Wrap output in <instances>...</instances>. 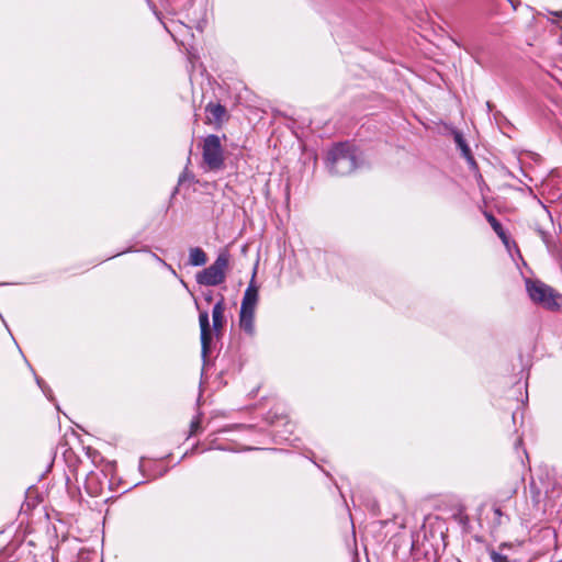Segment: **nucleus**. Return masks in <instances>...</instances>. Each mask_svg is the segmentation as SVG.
<instances>
[{
    "instance_id": "f257e3e1",
    "label": "nucleus",
    "mask_w": 562,
    "mask_h": 562,
    "mask_svg": "<svg viewBox=\"0 0 562 562\" xmlns=\"http://www.w3.org/2000/svg\"><path fill=\"white\" fill-rule=\"evenodd\" d=\"M326 167L335 176L350 175L358 167L355 148L349 143L336 144L327 153Z\"/></svg>"
},
{
    "instance_id": "f03ea898",
    "label": "nucleus",
    "mask_w": 562,
    "mask_h": 562,
    "mask_svg": "<svg viewBox=\"0 0 562 562\" xmlns=\"http://www.w3.org/2000/svg\"><path fill=\"white\" fill-rule=\"evenodd\" d=\"M526 290L530 300L551 312L562 310V294L557 292L552 286L540 280H526Z\"/></svg>"
},
{
    "instance_id": "7ed1b4c3",
    "label": "nucleus",
    "mask_w": 562,
    "mask_h": 562,
    "mask_svg": "<svg viewBox=\"0 0 562 562\" xmlns=\"http://www.w3.org/2000/svg\"><path fill=\"white\" fill-rule=\"evenodd\" d=\"M229 257L231 256L228 251L220 252L211 266L196 273V282L206 286H216L222 284L226 279V272L229 266Z\"/></svg>"
},
{
    "instance_id": "20e7f679",
    "label": "nucleus",
    "mask_w": 562,
    "mask_h": 562,
    "mask_svg": "<svg viewBox=\"0 0 562 562\" xmlns=\"http://www.w3.org/2000/svg\"><path fill=\"white\" fill-rule=\"evenodd\" d=\"M202 157L210 170H220L224 167V149L220 136L210 134L203 139Z\"/></svg>"
},
{
    "instance_id": "39448f33",
    "label": "nucleus",
    "mask_w": 562,
    "mask_h": 562,
    "mask_svg": "<svg viewBox=\"0 0 562 562\" xmlns=\"http://www.w3.org/2000/svg\"><path fill=\"white\" fill-rule=\"evenodd\" d=\"M199 324H200V330H201L202 357L206 358L210 352V346H211V340H212V334H211V328H210V318H209V313L206 311L200 313Z\"/></svg>"
},
{
    "instance_id": "423d86ee",
    "label": "nucleus",
    "mask_w": 562,
    "mask_h": 562,
    "mask_svg": "<svg viewBox=\"0 0 562 562\" xmlns=\"http://www.w3.org/2000/svg\"><path fill=\"white\" fill-rule=\"evenodd\" d=\"M225 302L224 297L222 296L221 300L213 306L212 311V321H213V330L215 331V335L218 336L223 327L225 325Z\"/></svg>"
},
{
    "instance_id": "0eeeda50",
    "label": "nucleus",
    "mask_w": 562,
    "mask_h": 562,
    "mask_svg": "<svg viewBox=\"0 0 562 562\" xmlns=\"http://www.w3.org/2000/svg\"><path fill=\"white\" fill-rule=\"evenodd\" d=\"M206 123L221 124L226 115V109L220 103H209L205 108Z\"/></svg>"
},
{
    "instance_id": "6e6552de",
    "label": "nucleus",
    "mask_w": 562,
    "mask_h": 562,
    "mask_svg": "<svg viewBox=\"0 0 562 562\" xmlns=\"http://www.w3.org/2000/svg\"><path fill=\"white\" fill-rule=\"evenodd\" d=\"M239 326L245 333H247L249 335H254V333H255V310L240 308Z\"/></svg>"
},
{
    "instance_id": "1a4fd4ad",
    "label": "nucleus",
    "mask_w": 562,
    "mask_h": 562,
    "mask_svg": "<svg viewBox=\"0 0 562 562\" xmlns=\"http://www.w3.org/2000/svg\"><path fill=\"white\" fill-rule=\"evenodd\" d=\"M257 301H258V290L254 285V280H251V282L249 283L248 288L246 289V291L244 293L240 308L256 310Z\"/></svg>"
},
{
    "instance_id": "9d476101",
    "label": "nucleus",
    "mask_w": 562,
    "mask_h": 562,
    "mask_svg": "<svg viewBox=\"0 0 562 562\" xmlns=\"http://www.w3.org/2000/svg\"><path fill=\"white\" fill-rule=\"evenodd\" d=\"M207 261L205 251L200 247L191 248L189 251V262L192 266H204Z\"/></svg>"
},
{
    "instance_id": "9b49d317",
    "label": "nucleus",
    "mask_w": 562,
    "mask_h": 562,
    "mask_svg": "<svg viewBox=\"0 0 562 562\" xmlns=\"http://www.w3.org/2000/svg\"><path fill=\"white\" fill-rule=\"evenodd\" d=\"M485 217L487 222L491 224L493 231L497 234V236L507 244V235L502 226V224L496 220V217L491 213H485Z\"/></svg>"
},
{
    "instance_id": "f8f14e48",
    "label": "nucleus",
    "mask_w": 562,
    "mask_h": 562,
    "mask_svg": "<svg viewBox=\"0 0 562 562\" xmlns=\"http://www.w3.org/2000/svg\"><path fill=\"white\" fill-rule=\"evenodd\" d=\"M490 557L493 562H510L505 554L495 550L490 552Z\"/></svg>"
},
{
    "instance_id": "ddd939ff",
    "label": "nucleus",
    "mask_w": 562,
    "mask_h": 562,
    "mask_svg": "<svg viewBox=\"0 0 562 562\" xmlns=\"http://www.w3.org/2000/svg\"><path fill=\"white\" fill-rule=\"evenodd\" d=\"M456 140H457L458 145L460 146V148L462 149L463 154L465 156H469L470 149H469L468 145L465 144V142L463 140L462 136L458 134L456 136Z\"/></svg>"
},
{
    "instance_id": "4468645a",
    "label": "nucleus",
    "mask_w": 562,
    "mask_h": 562,
    "mask_svg": "<svg viewBox=\"0 0 562 562\" xmlns=\"http://www.w3.org/2000/svg\"><path fill=\"white\" fill-rule=\"evenodd\" d=\"M200 424H201V420H200L199 416L191 422L190 435H194L200 430Z\"/></svg>"
},
{
    "instance_id": "2eb2a0df",
    "label": "nucleus",
    "mask_w": 562,
    "mask_h": 562,
    "mask_svg": "<svg viewBox=\"0 0 562 562\" xmlns=\"http://www.w3.org/2000/svg\"><path fill=\"white\" fill-rule=\"evenodd\" d=\"M494 515H495V516L497 517V519H498V520H497V522H498V524H502V521H501V517L503 516V513H502V510H501V508H499V507H495V508H494Z\"/></svg>"
},
{
    "instance_id": "dca6fc26",
    "label": "nucleus",
    "mask_w": 562,
    "mask_h": 562,
    "mask_svg": "<svg viewBox=\"0 0 562 562\" xmlns=\"http://www.w3.org/2000/svg\"><path fill=\"white\" fill-rule=\"evenodd\" d=\"M186 179V172H183L180 177H179V184L182 183Z\"/></svg>"
},
{
    "instance_id": "f3484780",
    "label": "nucleus",
    "mask_w": 562,
    "mask_h": 562,
    "mask_svg": "<svg viewBox=\"0 0 562 562\" xmlns=\"http://www.w3.org/2000/svg\"><path fill=\"white\" fill-rule=\"evenodd\" d=\"M551 14L562 19V11L551 12Z\"/></svg>"
},
{
    "instance_id": "a211bd4d",
    "label": "nucleus",
    "mask_w": 562,
    "mask_h": 562,
    "mask_svg": "<svg viewBox=\"0 0 562 562\" xmlns=\"http://www.w3.org/2000/svg\"><path fill=\"white\" fill-rule=\"evenodd\" d=\"M205 301L207 302H211L212 301V294L209 293L207 295H205Z\"/></svg>"
}]
</instances>
